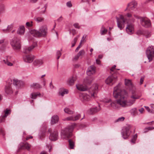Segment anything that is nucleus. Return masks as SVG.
Returning <instances> with one entry per match:
<instances>
[{"mask_svg": "<svg viewBox=\"0 0 154 154\" xmlns=\"http://www.w3.org/2000/svg\"><path fill=\"white\" fill-rule=\"evenodd\" d=\"M33 22L32 21L27 22L26 23V25L27 27H31L33 26Z\"/></svg>", "mask_w": 154, "mask_h": 154, "instance_id": "79ce46f5", "label": "nucleus"}, {"mask_svg": "<svg viewBox=\"0 0 154 154\" xmlns=\"http://www.w3.org/2000/svg\"><path fill=\"white\" fill-rule=\"evenodd\" d=\"M31 34L36 37H45L48 34V28L45 25L40 26L38 30L33 29L30 31Z\"/></svg>", "mask_w": 154, "mask_h": 154, "instance_id": "20e7f679", "label": "nucleus"}, {"mask_svg": "<svg viewBox=\"0 0 154 154\" xmlns=\"http://www.w3.org/2000/svg\"><path fill=\"white\" fill-rule=\"evenodd\" d=\"M66 5L67 7L70 8L72 6V4L70 1L66 3Z\"/></svg>", "mask_w": 154, "mask_h": 154, "instance_id": "6e6d98bb", "label": "nucleus"}, {"mask_svg": "<svg viewBox=\"0 0 154 154\" xmlns=\"http://www.w3.org/2000/svg\"><path fill=\"white\" fill-rule=\"evenodd\" d=\"M93 79L91 77H87L84 80V82L85 83L90 85L92 82Z\"/></svg>", "mask_w": 154, "mask_h": 154, "instance_id": "72a5a7b5", "label": "nucleus"}, {"mask_svg": "<svg viewBox=\"0 0 154 154\" xmlns=\"http://www.w3.org/2000/svg\"><path fill=\"white\" fill-rule=\"evenodd\" d=\"M13 25L12 24L8 25L7 28L8 31L9 32L10 31V30L13 27Z\"/></svg>", "mask_w": 154, "mask_h": 154, "instance_id": "5fc2aeb1", "label": "nucleus"}, {"mask_svg": "<svg viewBox=\"0 0 154 154\" xmlns=\"http://www.w3.org/2000/svg\"><path fill=\"white\" fill-rule=\"evenodd\" d=\"M88 89V88L85 85H78V90L82 91H85Z\"/></svg>", "mask_w": 154, "mask_h": 154, "instance_id": "473e14b6", "label": "nucleus"}, {"mask_svg": "<svg viewBox=\"0 0 154 154\" xmlns=\"http://www.w3.org/2000/svg\"><path fill=\"white\" fill-rule=\"evenodd\" d=\"M100 110V107L99 106L98 107H96L90 109L88 111V112L89 114H93L98 112Z\"/></svg>", "mask_w": 154, "mask_h": 154, "instance_id": "b1692460", "label": "nucleus"}, {"mask_svg": "<svg viewBox=\"0 0 154 154\" xmlns=\"http://www.w3.org/2000/svg\"><path fill=\"white\" fill-rule=\"evenodd\" d=\"M98 86L97 84H94L89 90V95L80 94L79 95L81 98H82L85 100L88 101L90 100L91 97L95 98L96 94L98 92Z\"/></svg>", "mask_w": 154, "mask_h": 154, "instance_id": "7ed1b4c3", "label": "nucleus"}, {"mask_svg": "<svg viewBox=\"0 0 154 154\" xmlns=\"http://www.w3.org/2000/svg\"><path fill=\"white\" fill-rule=\"evenodd\" d=\"M43 85L44 86H45L46 85V79H43Z\"/></svg>", "mask_w": 154, "mask_h": 154, "instance_id": "0e129e2a", "label": "nucleus"}, {"mask_svg": "<svg viewBox=\"0 0 154 154\" xmlns=\"http://www.w3.org/2000/svg\"><path fill=\"white\" fill-rule=\"evenodd\" d=\"M58 138V133L57 131H54L51 133L49 137V138L52 141H55Z\"/></svg>", "mask_w": 154, "mask_h": 154, "instance_id": "aec40b11", "label": "nucleus"}, {"mask_svg": "<svg viewBox=\"0 0 154 154\" xmlns=\"http://www.w3.org/2000/svg\"><path fill=\"white\" fill-rule=\"evenodd\" d=\"M10 44L13 49L15 51H19L21 48L20 40L17 37L14 38L11 41Z\"/></svg>", "mask_w": 154, "mask_h": 154, "instance_id": "423d86ee", "label": "nucleus"}, {"mask_svg": "<svg viewBox=\"0 0 154 154\" xmlns=\"http://www.w3.org/2000/svg\"><path fill=\"white\" fill-rule=\"evenodd\" d=\"M117 20V26L120 30L122 29L124 27V24L126 22V19L122 15H120L119 17H116Z\"/></svg>", "mask_w": 154, "mask_h": 154, "instance_id": "6e6552de", "label": "nucleus"}, {"mask_svg": "<svg viewBox=\"0 0 154 154\" xmlns=\"http://www.w3.org/2000/svg\"><path fill=\"white\" fill-rule=\"evenodd\" d=\"M43 63V62L41 59H36L33 61V65L34 66L38 67L40 66Z\"/></svg>", "mask_w": 154, "mask_h": 154, "instance_id": "412c9836", "label": "nucleus"}, {"mask_svg": "<svg viewBox=\"0 0 154 154\" xmlns=\"http://www.w3.org/2000/svg\"><path fill=\"white\" fill-rule=\"evenodd\" d=\"M34 20L37 23L43 22L44 20L43 17H38L34 18Z\"/></svg>", "mask_w": 154, "mask_h": 154, "instance_id": "e433bc0d", "label": "nucleus"}, {"mask_svg": "<svg viewBox=\"0 0 154 154\" xmlns=\"http://www.w3.org/2000/svg\"><path fill=\"white\" fill-rule=\"evenodd\" d=\"M38 0H30V2L32 3H35Z\"/></svg>", "mask_w": 154, "mask_h": 154, "instance_id": "338daca9", "label": "nucleus"}, {"mask_svg": "<svg viewBox=\"0 0 154 154\" xmlns=\"http://www.w3.org/2000/svg\"><path fill=\"white\" fill-rule=\"evenodd\" d=\"M127 23L128 24L126 27V31L128 34H131L133 33L134 32V25L132 23Z\"/></svg>", "mask_w": 154, "mask_h": 154, "instance_id": "2eb2a0df", "label": "nucleus"}, {"mask_svg": "<svg viewBox=\"0 0 154 154\" xmlns=\"http://www.w3.org/2000/svg\"><path fill=\"white\" fill-rule=\"evenodd\" d=\"M152 130V128L150 127H148L145 128L143 130V133H146L148 131L151 130Z\"/></svg>", "mask_w": 154, "mask_h": 154, "instance_id": "37998d69", "label": "nucleus"}, {"mask_svg": "<svg viewBox=\"0 0 154 154\" xmlns=\"http://www.w3.org/2000/svg\"><path fill=\"white\" fill-rule=\"evenodd\" d=\"M37 45V43L34 42L33 45L29 47H25L23 48V52L26 54L29 53Z\"/></svg>", "mask_w": 154, "mask_h": 154, "instance_id": "4468645a", "label": "nucleus"}, {"mask_svg": "<svg viewBox=\"0 0 154 154\" xmlns=\"http://www.w3.org/2000/svg\"><path fill=\"white\" fill-rule=\"evenodd\" d=\"M71 63L73 70V74L71 77L69 78L66 81V84L69 86L73 85L77 79L75 72L77 68V55H75L72 59Z\"/></svg>", "mask_w": 154, "mask_h": 154, "instance_id": "f03ea898", "label": "nucleus"}, {"mask_svg": "<svg viewBox=\"0 0 154 154\" xmlns=\"http://www.w3.org/2000/svg\"><path fill=\"white\" fill-rule=\"evenodd\" d=\"M12 80L11 79H9L7 82V83L10 85V84H12ZM13 84L14 85L17 86L18 87H19L20 85V84L21 83H22V82L19 81L17 79H14L13 80Z\"/></svg>", "mask_w": 154, "mask_h": 154, "instance_id": "6ab92c4d", "label": "nucleus"}, {"mask_svg": "<svg viewBox=\"0 0 154 154\" xmlns=\"http://www.w3.org/2000/svg\"><path fill=\"white\" fill-rule=\"evenodd\" d=\"M117 80V76L112 75L109 76L106 80L105 82L107 84L112 85Z\"/></svg>", "mask_w": 154, "mask_h": 154, "instance_id": "f8f14e48", "label": "nucleus"}, {"mask_svg": "<svg viewBox=\"0 0 154 154\" xmlns=\"http://www.w3.org/2000/svg\"><path fill=\"white\" fill-rule=\"evenodd\" d=\"M86 35H84L82 38V39H81L80 41L79 45L78 46V50L81 48V44L83 42H84V41Z\"/></svg>", "mask_w": 154, "mask_h": 154, "instance_id": "ea45409f", "label": "nucleus"}, {"mask_svg": "<svg viewBox=\"0 0 154 154\" xmlns=\"http://www.w3.org/2000/svg\"><path fill=\"white\" fill-rule=\"evenodd\" d=\"M146 54L149 62L152 61L154 57V47L151 46L148 48L146 51Z\"/></svg>", "mask_w": 154, "mask_h": 154, "instance_id": "1a4fd4ad", "label": "nucleus"}, {"mask_svg": "<svg viewBox=\"0 0 154 154\" xmlns=\"http://www.w3.org/2000/svg\"><path fill=\"white\" fill-rule=\"evenodd\" d=\"M25 32V28L24 26H20L18 29L17 30V33L20 35H23Z\"/></svg>", "mask_w": 154, "mask_h": 154, "instance_id": "393cba45", "label": "nucleus"}, {"mask_svg": "<svg viewBox=\"0 0 154 154\" xmlns=\"http://www.w3.org/2000/svg\"><path fill=\"white\" fill-rule=\"evenodd\" d=\"M87 126V125L85 123H83L79 125V128L80 129H82L86 127Z\"/></svg>", "mask_w": 154, "mask_h": 154, "instance_id": "49530a36", "label": "nucleus"}, {"mask_svg": "<svg viewBox=\"0 0 154 154\" xmlns=\"http://www.w3.org/2000/svg\"><path fill=\"white\" fill-rule=\"evenodd\" d=\"M125 118L123 117H122L119 118L116 120V122H121L123 121L124 120Z\"/></svg>", "mask_w": 154, "mask_h": 154, "instance_id": "de8ad7c7", "label": "nucleus"}, {"mask_svg": "<svg viewBox=\"0 0 154 154\" xmlns=\"http://www.w3.org/2000/svg\"><path fill=\"white\" fill-rule=\"evenodd\" d=\"M49 87L51 89H53L54 88V86L52 84V82H51L50 83Z\"/></svg>", "mask_w": 154, "mask_h": 154, "instance_id": "bf43d9fd", "label": "nucleus"}, {"mask_svg": "<svg viewBox=\"0 0 154 154\" xmlns=\"http://www.w3.org/2000/svg\"><path fill=\"white\" fill-rule=\"evenodd\" d=\"M116 67V65H114L110 69V70L111 71L110 72L111 74H112V72H115L114 70L115 69Z\"/></svg>", "mask_w": 154, "mask_h": 154, "instance_id": "864d4df0", "label": "nucleus"}, {"mask_svg": "<svg viewBox=\"0 0 154 154\" xmlns=\"http://www.w3.org/2000/svg\"><path fill=\"white\" fill-rule=\"evenodd\" d=\"M77 119V115L72 116L65 118L63 119L64 121H75Z\"/></svg>", "mask_w": 154, "mask_h": 154, "instance_id": "cd10ccee", "label": "nucleus"}, {"mask_svg": "<svg viewBox=\"0 0 154 154\" xmlns=\"http://www.w3.org/2000/svg\"><path fill=\"white\" fill-rule=\"evenodd\" d=\"M131 125L127 124L122 128L121 133L122 137L124 139L128 138L130 136L131 132Z\"/></svg>", "mask_w": 154, "mask_h": 154, "instance_id": "0eeeda50", "label": "nucleus"}, {"mask_svg": "<svg viewBox=\"0 0 154 154\" xmlns=\"http://www.w3.org/2000/svg\"><path fill=\"white\" fill-rule=\"evenodd\" d=\"M5 114L3 115L5 117H7L11 113V111L9 109H6L4 110Z\"/></svg>", "mask_w": 154, "mask_h": 154, "instance_id": "58836bf2", "label": "nucleus"}, {"mask_svg": "<svg viewBox=\"0 0 154 154\" xmlns=\"http://www.w3.org/2000/svg\"><path fill=\"white\" fill-rule=\"evenodd\" d=\"M130 112L133 116H136L137 115V111L136 108L132 109L130 111Z\"/></svg>", "mask_w": 154, "mask_h": 154, "instance_id": "f704fd0d", "label": "nucleus"}, {"mask_svg": "<svg viewBox=\"0 0 154 154\" xmlns=\"http://www.w3.org/2000/svg\"><path fill=\"white\" fill-rule=\"evenodd\" d=\"M5 42V39H2L0 40V44L4 42Z\"/></svg>", "mask_w": 154, "mask_h": 154, "instance_id": "774afa93", "label": "nucleus"}, {"mask_svg": "<svg viewBox=\"0 0 154 154\" xmlns=\"http://www.w3.org/2000/svg\"><path fill=\"white\" fill-rule=\"evenodd\" d=\"M5 11V6L4 5H0V15L3 13Z\"/></svg>", "mask_w": 154, "mask_h": 154, "instance_id": "a19ab883", "label": "nucleus"}, {"mask_svg": "<svg viewBox=\"0 0 154 154\" xmlns=\"http://www.w3.org/2000/svg\"><path fill=\"white\" fill-rule=\"evenodd\" d=\"M40 95L41 94L39 92H34L31 94L30 97L32 99H35L37 96H40Z\"/></svg>", "mask_w": 154, "mask_h": 154, "instance_id": "7c9ffc66", "label": "nucleus"}, {"mask_svg": "<svg viewBox=\"0 0 154 154\" xmlns=\"http://www.w3.org/2000/svg\"><path fill=\"white\" fill-rule=\"evenodd\" d=\"M120 84L119 83L114 89L113 94V97L115 98H119L116 101L110 104L111 106L114 109L118 108L117 104L119 105L122 107H125L131 106L135 102V100H126L128 93L125 90H121L120 88Z\"/></svg>", "mask_w": 154, "mask_h": 154, "instance_id": "f257e3e1", "label": "nucleus"}, {"mask_svg": "<svg viewBox=\"0 0 154 154\" xmlns=\"http://www.w3.org/2000/svg\"><path fill=\"white\" fill-rule=\"evenodd\" d=\"M85 53V51L84 50H81L79 51V53L78 54V57L82 55Z\"/></svg>", "mask_w": 154, "mask_h": 154, "instance_id": "a18cd8bd", "label": "nucleus"}, {"mask_svg": "<svg viewBox=\"0 0 154 154\" xmlns=\"http://www.w3.org/2000/svg\"><path fill=\"white\" fill-rule=\"evenodd\" d=\"M125 84L126 86H128L130 90L131 89H133L134 88H135L133 86L131 80H130L125 79Z\"/></svg>", "mask_w": 154, "mask_h": 154, "instance_id": "bb28decb", "label": "nucleus"}, {"mask_svg": "<svg viewBox=\"0 0 154 154\" xmlns=\"http://www.w3.org/2000/svg\"><path fill=\"white\" fill-rule=\"evenodd\" d=\"M59 120L58 117L57 115H54L53 116L51 119V122L52 124L56 123L58 122Z\"/></svg>", "mask_w": 154, "mask_h": 154, "instance_id": "c756f323", "label": "nucleus"}, {"mask_svg": "<svg viewBox=\"0 0 154 154\" xmlns=\"http://www.w3.org/2000/svg\"><path fill=\"white\" fill-rule=\"evenodd\" d=\"M137 3L135 1L133 0L128 3L125 11L128 10L129 11H134L137 8Z\"/></svg>", "mask_w": 154, "mask_h": 154, "instance_id": "9d476101", "label": "nucleus"}, {"mask_svg": "<svg viewBox=\"0 0 154 154\" xmlns=\"http://www.w3.org/2000/svg\"><path fill=\"white\" fill-rule=\"evenodd\" d=\"M137 137V134H136L134 135L133 136L132 139L136 140Z\"/></svg>", "mask_w": 154, "mask_h": 154, "instance_id": "e2e57ef3", "label": "nucleus"}, {"mask_svg": "<svg viewBox=\"0 0 154 154\" xmlns=\"http://www.w3.org/2000/svg\"><path fill=\"white\" fill-rule=\"evenodd\" d=\"M31 88L34 89H38L42 88L41 86L38 83H33L30 85Z\"/></svg>", "mask_w": 154, "mask_h": 154, "instance_id": "2f4dec72", "label": "nucleus"}, {"mask_svg": "<svg viewBox=\"0 0 154 154\" xmlns=\"http://www.w3.org/2000/svg\"><path fill=\"white\" fill-rule=\"evenodd\" d=\"M107 31V29L104 27L102 26L100 30V33L102 35L106 34Z\"/></svg>", "mask_w": 154, "mask_h": 154, "instance_id": "c9c22d12", "label": "nucleus"}, {"mask_svg": "<svg viewBox=\"0 0 154 154\" xmlns=\"http://www.w3.org/2000/svg\"><path fill=\"white\" fill-rule=\"evenodd\" d=\"M23 60L26 63H31L34 59V56L32 55H27L23 56Z\"/></svg>", "mask_w": 154, "mask_h": 154, "instance_id": "a211bd4d", "label": "nucleus"}, {"mask_svg": "<svg viewBox=\"0 0 154 154\" xmlns=\"http://www.w3.org/2000/svg\"><path fill=\"white\" fill-rule=\"evenodd\" d=\"M138 110L142 114L143 113V112L144 110V109L143 108H141V109H139Z\"/></svg>", "mask_w": 154, "mask_h": 154, "instance_id": "13d9d810", "label": "nucleus"}, {"mask_svg": "<svg viewBox=\"0 0 154 154\" xmlns=\"http://www.w3.org/2000/svg\"><path fill=\"white\" fill-rule=\"evenodd\" d=\"M69 32L71 34H72L73 36H74L76 33L75 30L74 29H72Z\"/></svg>", "mask_w": 154, "mask_h": 154, "instance_id": "603ef678", "label": "nucleus"}, {"mask_svg": "<svg viewBox=\"0 0 154 154\" xmlns=\"http://www.w3.org/2000/svg\"><path fill=\"white\" fill-rule=\"evenodd\" d=\"M130 92L131 94V98L135 100L136 99H138L140 98V97L138 95L137 92L136 91L135 88H134L132 89H131Z\"/></svg>", "mask_w": 154, "mask_h": 154, "instance_id": "f3484780", "label": "nucleus"}, {"mask_svg": "<svg viewBox=\"0 0 154 154\" xmlns=\"http://www.w3.org/2000/svg\"><path fill=\"white\" fill-rule=\"evenodd\" d=\"M144 77H142L140 79V85H141L143 84V82L144 81Z\"/></svg>", "mask_w": 154, "mask_h": 154, "instance_id": "4d7b16f0", "label": "nucleus"}, {"mask_svg": "<svg viewBox=\"0 0 154 154\" xmlns=\"http://www.w3.org/2000/svg\"><path fill=\"white\" fill-rule=\"evenodd\" d=\"M9 85H7L5 88V91L8 94H10L13 93V90L12 88L11 85L9 84Z\"/></svg>", "mask_w": 154, "mask_h": 154, "instance_id": "4be33fe9", "label": "nucleus"}, {"mask_svg": "<svg viewBox=\"0 0 154 154\" xmlns=\"http://www.w3.org/2000/svg\"><path fill=\"white\" fill-rule=\"evenodd\" d=\"M126 16L128 17L129 18H131L132 17V14H131L129 13H127L126 14Z\"/></svg>", "mask_w": 154, "mask_h": 154, "instance_id": "052dcab7", "label": "nucleus"}, {"mask_svg": "<svg viewBox=\"0 0 154 154\" xmlns=\"http://www.w3.org/2000/svg\"><path fill=\"white\" fill-rule=\"evenodd\" d=\"M96 72V67L92 65L89 66L88 69L86 73L87 75L89 76H91L94 74Z\"/></svg>", "mask_w": 154, "mask_h": 154, "instance_id": "dca6fc26", "label": "nucleus"}, {"mask_svg": "<svg viewBox=\"0 0 154 154\" xmlns=\"http://www.w3.org/2000/svg\"><path fill=\"white\" fill-rule=\"evenodd\" d=\"M61 55V52L60 51H57L56 54L57 59H58L59 58Z\"/></svg>", "mask_w": 154, "mask_h": 154, "instance_id": "8fccbe9b", "label": "nucleus"}, {"mask_svg": "<svg viewBox=\"0 0 154 154\" xmlns=\"http://www.w3.org/2000/svg\"><path fill=\"white\" fill-rule=\"evenodd\" d=\"M68 92V90L63 88H60L59 91V94L62 96H63L65 94H67Z\"/></svg>", "mask_w": 154, "mask_h": 154, "instance_id": "5701e85b", "label": "nucleus"}, {"mask_svg": "<svg viewBox=\"0 0 154 154\" xmlns=\"http://www.w3.org/2000/svg\"><path fill=\"white\" fill-rule=\"evenodd\" d=\"M73 130V127L69 126L62 130L61 132V137L63 139H67L70 138L72 134Z\"/></svg>", "mask_w": 154, "mask_h": 154, "instance_id": "39448f33", "label": "nucleus"}, {"mask_svg": "<svg viewBox=\"0 0 154 154\" xmlns=\"http://www.w3.org/2000/svg\"><path fill=\"white\" fill-rule=\"evenodd\" d=\"M77 41V38H75L74 41H72V45H71L72 47H73L75 46Z\"/></svg>", "mask_w": 154, "mask_h": 154, "instance_id": "3c124183", "label": "nucleus"}, {"mask_svg": "<svg viewBox=\"0 0 154 154\" xmlns=\"http://www.w3.org/2000/svg\"><path fill=\"white\" fill-rule=\"evenodd\" d=\"M144 107L149 112H150V109L149 108V107L147 106H145Z\"/></svg>", "mask_w": 154, "mask_h": 154, "instance_id": "680f3d73", "label": "nucleus"}, {"mask_svg": "<svg viewBox=\"0 0 154 154\" xmlns=\"http://www.w3.org/2000/svg\"><path fill=\"white\" fill-rule=\"evenodd\" d=\"M68 149H74L75 147L74 142L71 139H69L68 140Z\"/></svg>", "mask_w": 154, "mask_h": 154, "instance_id": "a878e982", "label": "nucleus"}, {"mask_svg": "<svg viewBox=\"0 0 154 154\" xmlns=\"http://www.w3.org/2000/svg\"><path fill=\"white\" fill-rule=\"evenodd\" d=\"M64 111L65 113L69 114H72L74 113L73 111L71 110L69 108H66L64 109Z\"/></svg>", "mask_w": 154, "mask_h": 154, "instance_id": "4c0bfd02", "label": "nucleus"}, {"mask_svg": "<svg viewBox=\"0 0 154 154\" xmlns=\"http://www.w3.org/2000/svg\"><path fill=\"white\" fill-rule=\"evenodd\" d=\"M6 117H5L3 115H2L0 116V122H2L5 121V119Z\"/></svg>", "mask_w": 154, "mask_h": 154, "instance_id": "c03bdc74", "label": "nucleus"}, {"mask_svg": "<svg viewBox=\"0 0 154 154\" xmlns=\"http://www.w3.org/2000/svg\"><path fill=\"white\" fill-rule=\"evenodd\" d=\"M140 22L141 25L146 28L150 27L151 26V21L149 20L147 18L141 17Z\"/></svg>", "mask_w": 154, "mask_h": 154, "instance_id": "9b49d317", "label": "nucleus"}, {"mask_svg": "<svg viewBox=\"0 0 154 154\" xmlns=\"http://www.w3.org/2000/svg\"><path fill=\"white\" fill-rule=\"evenodd\" d=\"M33 138V137L32 136H29L27 137L26 138V140H28L29 139H31Z\"/></svg>", "mask_w": 154, "mask_h": 154, "instance_id": "69168bd1", "label": "nucleus"}, {"mask_svg": "<svg viewBox=\"0 0 154 154\" xmlns=\"http://www.w3.org/2000/svg\"><path fill=\"white\" fill-rule=\"evenodd\" d=\"M30 145L27 143H24L23 145L21 146L19 148V150L26 149L29 150L30 148Z\"/></svg>", "mask_w": 154, "mask_h": 154, "instance_id": "c85d7f7f", "label": "nucleus"}, {"mask_svg": "<svg viewBox=\"0 0 154 154\" xmlns=\"http://www.w3.org/2000/svg\"><path fill=\"white\" fill-rule=\"evenodd\" d=\"M47 8V6L46 5H45L43 6V10H42L40 11V13L42 14H44L45 13L46 11V10Z\"/></svg>", "mask_w": 154, "mask_h": 154, "instance_id": "09e8293b", "label": "nucleus"}, {"mask_svg": "<svg viewBox=\"0 0 154 154\" xmlns=\"http://www.w3.org/2000/svg\"><path fill=\"white\" fill-rule=\"evenodd\" d=\"M2 62L8 66H12L13 65V61L12 57L11 56H7L2 60Z\"/></svg>", "mask_w": 154, "mask_h": 154, "instance_id": "ddd939ff", "label": "nucleus"}]
</instances>
